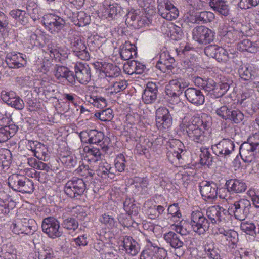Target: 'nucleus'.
Here are the masks:
<instances>
[{
    "mask_svg": "<svg viewBox=\"0 0 259 259\" xmlns=\"http://www.w3.org/2000/svg\"><path fill=\"white\" fill-rule=\"evenodd\" d=\"M205 252L207 256L211 259H220V255L218 249L214 247L210 248L206 247L205 248Z\"/></svg>",
    "mask_w": 259,
    "mask_h": 259,
    "instance_id": "obj_64",
    "label": "nucleus"
},
{
    "mask_svg": "<svg viewBox=\"0 0 259 259\" xmlns=\"http://www.w3.org/2000/svg\"><path fill=\"white\" fill-rule=\"evenodd\" d=\"M86 189L83 179L74 177L68 180L65 185V193L71 198H77L82 195Z\"/></svg>",
    "mask_w": 259,
    "mask_h": 259,
    "instance_id": "obj_3",
    "label": "nucleus"
},
{
    "mask_svg": "<svg viewBox=\"0 0 259 259\" xmlns=\"http://www.w3.org/2000/svg\"><path fill=\"white\" fill-rule=\"evenodd\" d=\"M126 162V161L123 154H120L117 155L115 160V167L118 172L124 171Z\"/></svg>",
    "mask_w": 259,
    "mask_h": 259,
    "instance_id": "obj_54",
    "label": "nucleus"
},
{
    "mask_svg": "<svg viewBox=\"0 0 259 259\" xmlns=\"http://www.w3.org/2000/svg\"><path fill=\"white\" fill-rule=\"evenodd\" d=\"M161 60L164 62V64H165V67L167 70V72H169L172 70L174 68L173 64L175 63V59L170 57L169 54H167L165 52H163L161 54Z\"/></svg>",
    "mask_w": 259,
    "mask_h": 259,
    "instance_id": "obj_52",
    "label": "nucleus"
},
{
    "mask_svg": "<svg viewBox=\"0 0 259 259\" xmlns=\"http://www.w3.org/2000/svg\"><path fill=\"white\" fill-rule=\"evenodd\" d=\"M238 49L250 53H256L259 51V46L255 41H251L248 38H243L238 44Z\"/></svg>",
    "mask_w": 259,
    "mask_h": 259,
    "instance_id": "obj_30",
    "label": "nucleus"
},
{
    "mask_svg": "<svg viewBox=\"0 0 259 259\" xmlns=\"http://www.w3.org/2000/svg\"><path fill=\"white\" fill-rule=\"evenodd\" d=\"M42 231L52 239L59 238L63 235L59 221L53 217L45 218L41 224Z\"/></svg>",
    "mask_w": 259,
    "mask_h": 259,
    "instance_id": "obj_7",
    "label": "nucleus"
},
{
    "mask_svg": "<svg viewBox=\"0 0 259 259\" xmlns=\"http://www.w3.org/2000/svg\"><path fill=\"white\" fill-rule=\"evenodd\" d=\"M209 6L219 14L227 16L229 14V6L225 0H209Z\"/></svg>",
    "mask_w": 259,
    "mask_h": 259,
    "instance_id": "obj_31",
    "label": "nucleus"
},
{
    "mask_svg": "<svg viewBox=\"0 0 259 259\" xmlns=\"http://www.w3.org/2000/svg\"><path fill=\"white\" fill-rule=\"evenodd\" d=\"M200 163L202 165H210L212 162V158L208 149L202 147L200 149Z\"/></svg>",
    "mask_w": 259,
    "mask_h": 259,
    "instance_id": "obj_46",
    "label": "nucleus"
},
{
    "mask_svg": "<svg viewBox=\"0 0 259 259\" xmlns=\"http://www.w3.org/2000/svg\"><path fill=\"white\" fill-rule=\"evenodd\" d=\"M190 224L193 230L199 235L204 234L210 227L209 220L203 212L199 210L193 211L192 212Z\"/></svg>",
    "mask_w": 259,
    "mask_h": 259,
    "instance_id": "obj_4",
    "label": "nucleus"
},
{
    "mask_svg": "<svg viewBox=\"0 0 259 259\" xmlns=\"http://www.w3.org/2000/svg\"><path fill=\"white\" fill-rule=\"evenodd\" d=\"M99 222L108 229H112L115 226V219L109 215L108 213H105L101 215L99 218Z\"/></svg>",
    "mask_w": 259,
    "mask_h": 259,
    "instance_id": "obj_45",
    "label": "nucleus"
},
{
    "mask_svg": "<svg viewBox=\"0 0 259 259\" xmlns=\"http://www.w3.org/2000/svg\"><path fill=\"white\" fill-rule=\"evenodd\" d=\"M127 83L125 80H119L114 81L111 85L109 90H111V94L119 93L124 90L127 87Z\"/></svg>",
    "mask_w": 259,
    "mask_h": 259,
    "instance_id": "obj_47",
    "label": "nucleus"
},
{
    "mask_svg": "<svg viewBox=\"0 0 259 259\" xmlns=\"http://www.w3.org/2000/svg\"><path fill=\"white\" fill-rule=\"evenodd\" d=\"M238 72L239 77L243 80L249 81L256 79V71L249 64L240 66Z\"/></svg>",
    "mask_w": 259,
    "mask_h": 259,
    "instance_id": "obj_27",
    "label": "nucleus"
},
{
    "mask_svg": "<svg viewBox=\"0 0 259 259\" xmlns=\"http://www.w3.org/2000/svg\"><path fill=\"white\" fill-rule=\"evenodd\" d=\"M10 15L17 22L23 25H25L29 22V17L24 10L20 9L13 10L10 12Z\"/></svg>",
    "mask_w": 259,
    "mask_h": 259,
    "instance_id": "obj_35",
    "label": "nucleus"
},
{
    "mask_svg": "<svg viewBox=\"0 0 259 259\" xmlns=\"http://www.w3.org/2000/svg\"><path fill=\"white\" fill-rule=\"evenodd\" d=\"M59 159L61 163L67 168L71 169L77 165L76 157L73 154L65 153L60 155Z\"/></svg>",
    "mask_w": 259,
    "mask_h": 259,
    "instance_id": "obj_36",
    "label": "nucleus"
},
{
    "mask_svg": "<svg viewBox=\"0 0 259 259\" xmlns=\"http://www.w3.org/2000/svg\"><path fill=\"white\" fill-rule=\"evenodd\" d=\"M171 30V38L175 40H180L182 38L184 33L182 29L176 25H172Z\"/></svg>",
    "mask_w": 259,
    "mask_h": 259,
    "instance_id": "obj_61",
    "label": "nucleus"
},
{
    "mask_svg": "<svg viewBox=\"0 0 259 259\" xmlns=\"http://www.w3.org/2000/svg\"><path fill=\"white\" fill-rule=\"evenodd\" d=\"M214 32L204 26H199L192 30L193 39L200 44H207L213 41Z\"/></svg>",
    "mask_w": 259,
    "mask_h": 259,
    "instance_id": "obj_11",
    "label": "nucleus"
},
{
    "mask_svg": "<svg viewBox=\"0 0 259 259\" xmlns=\"http://www.w3.org/2000/svg\"><path fill=\"white\" fill-rule=\"evenodd\" d=\"M232 107L224 105L215 110V113L220 117L226 120H228L230 112Z\"/></svg>",
    "mask_w": 259,
    "mask_h": 259,
    "instance_id": "obj_60",
    "label": "nucleus"
},
{
    "mask_svg": "<svg viewBox=\"0 0 259 259\" xmlns=\"http://www.w3.org/2000/svg\"><path fill=\"white\" fill-rule=\"evenodd\" d=\"M0 257L2 259H16V250L11 243L4 244L0 251Z\"/></svg>",
    "mask_w": 259,
    "mask_h": 259,
    "instance_id": "obj_34",
    "label": "nucleus"
},
{
    "mask_svg": "<svg viewBox=\"0 0 259 259\" xmlns=\"http://www.w3.org/2000/svg\"><path fill=\"white\" fill-rule=\"evenodd\" d=\"M210 117L204 114L187 123L185 130L189 139L196 143L204 144L208 140L206 131L210 126Z\"/></svg>",
    "mask_w": 259,
    "mask_h": 259,
    "instance_id": "obj_1",
    "label": "nucleus"
},
{
    "mask_svg": "<svg viewBox=\"0 0 259 259\" xmlns=\"http://www.w3.org/2000/svg\"><path fill=\"white\" fill-rule=\"evenodd\" d=\"M35 221L33 219H24L13 223L12 231L16 234H30L32 231H35Z\"/></svg>",
    "mask_w": 259,
    "mask_h": 259,
    "instance_id": "obj_18",
    "label": "nucleus"
},
{
    "mask_svg": "<svg viewBox=\"0 0 259 259\" xmlns=\"http://www.w3.org/2000/svg\"><path fill=\"white\" fill-rule=\"evenodd\" d=\"M214 58L218 62H227L229 59V55L225 49L222 47H219Z\"/></svg>",
    "mask_w": 259,
    "mask_h": 259,
    "instance_id": "obj_58",
    "label": "nucleus"
},
{
    "mask_svg": "<svg viewBox=\"0 0 259 259\" xmlns=\"http://www.w3.org/2000/svg\"><path fill=\"white\" fill-rule=\"evenodd\" d=\"M1 98L8 105L18 110H22L24 107V103L19 96H16L13 92L2 91Z\"/></svg>",
    "mask_w": 259,
    "mask_h": 259,
    "instance_id": "obj_22",
    "label": "nucleus"
},
{
    "mask_svg": "<svg viewBox=\"0 0 259 259\" xmlns=\"http://www.w3.org/2000/svg\"><path fill=\"white\" fill-rule=\"evenodd\" d=\"M168 146L170 148L169 151V156L172 154L178 160L182 159V156L185 154V146L183 143L179 140H172L169 142Z\"/></svg>",
    "mask_w": 259,
    "mask_h": 259,
    "instance_id": "obj_28",
    "label": "nucleus"
},
{
    "mask_svg": "<svg viewBox=\"0 0 259 259\" xmlns=\"http://www.w3.org/2000/svg\"><path fill=\"white\" fill-rule=\"evenodd\" d=\"M137 48L134 44L126 42L121 49L120 55L124 60H128L137 55Z\"/></svg>",
    "mask_w": 259,
    "mask_h": 259,
    "instance_id": "obj_32",
    "label": "nucleus"
},
{
    "mask_svg": "<svg viewBox=\"0 0 259 259\" xmlns=\"http://www.w3.org/2000/svg\"><path fill=\"white\" fill-rule=\"evenodd\" d=\"M90 16L87 15L83 11H80L76 14L74 17L73 22L75 25L79 27H82L89 24L90 23Z\"/></svg>",
    "mask_w": 259,
    "mask_h": 259,
    "instance_id": "obj_40",
    "label": "nucleus"
},
{
    "mask_svg": "<svg viewBox=\"0 0 259 259\" xmlns=\"http://www.w3.org/2000/svg\"><path fill=\"white\" fill-rule=\"evenodd\" d=\"M86 99L89 102L99 108H103L107 105L106 99L101 96H95L94 94H92L87 96Z\"/></svg>",
    "mask_w": 259,
    "mask_h": 259,
    "instance_id": "obj_42",
    "label": "nucleus"
},
{
    "mask_svg": "<svg viewBox=\"0 0 259 259\" xmlns=\"http://www.w3.org/2000/svg\"><path fill=\"white\" fill-rule=\"evenodd\" d=\"M9 186L14 191L22 193H32L34 190L32 180L24 176L13 174L8 179Z\"/></svg>",
    "mask_w": 259,
    "mask_h": 259,
    "instance_id": "obj_2",
    "label": "nucleus"
},
{
    "mask_svg": "<svg viewBox=\"0 0 259 259\" xmlns=\"http://www.w3.org/2000/svg\"><path fill=\"white\" fill-rule=\"evenodd\" d=\"M39 259H55L53 250L48 247L38 252Z\"/></svg>",
    "mask_w": 259,
    "mask_h": 259,
    "instance_id": "obj_62",
    "label": "nucleus"
},
{
    "mask_svg": "<svg viewBox=\"0 0 259 259\" xmlns=\"http://www.w3.org/2000/svg\"><path fill=\"white\" fill-rule=\"evenodd\" d=\"M121 7L117 5H109L106 8L105 13L107 14L109 17L115 18L120 13Z\"/></svg>",
    "mask_w": 259,
    "mask_h": 259,
    "instance_id": "obj_57",
    "label": "nucleus"
},
{
    "mask_svg": "<svg viewBox=\"0 0 259 259\" xmlns=\"http://www.w3.org/2000/svg\"><path fill=\"white\" fill-rule=\"evenodd\" d=\"M50 52V56L53 58L55 60L61 61V60H65L68 58V54L66 53H61L56 48H53L52 47H48Z\"/></svg>",
    "mask_w": 259,
    "mask_h": 259,
    "instance_id": "obj_50",
    "label": "nucleus"
},
{
    "mask_svg": "<svg viewBox=\"0 0 259 259\" xmlns=\"http://www.w3.org/2000/svg\"><path fill=\"white\" fill-rule=\"evenodd\" d=\"M12 161V154L7 149H0V170H8Z\"/></svg>",
    "mask_w": 259,
    "mask_h": 259,
    "instance_id": "obj_33",
    "label": "nucleus"
},
{
    "mask_svg": "<svg viewBox=\"0 0 259 259\" xmlns=\"http://www.w3.org/2000/svg\"><path fill=\"white\" fill-rule=\"evenodd\" d=\"M61 225L64 228L72 231H75L78 227V221L73 217L64 219Z\"/></svg>",
    "mask_w": 259,
    "mask_h": 259,
    "instance_id": "obj_48",
    "label": "nucleus"
},
{
    "mask_svg": "<svg viewBox=\"0 0 259 259\" xmlns=\"http://www.w3.org/2000/svg\"><path fill=\"white\" fill-rule=\"evenodd\" d=\"M185 96L188 101L195 105H202L205 101L204 96L201 91L194 88H189L185 91Z\"/></svg>",
    "mask_w": 259,
    "mask_h": 259,
    "instance_id": "obj_25",
    "label": "nucleus"
},
{
    "mask_svg": "<svg viewBox=\"0 0 259 259\" xmlns=\"http://www.w3.org/2000/svg\"><path fill=\"white\" fill-rule=\"evenodd\" d=\"M252 29L247 25H242L239 29L230 27L226 31L223 32V39L227 43H232L234 41L248 37L252 35Z\"/></svg>",
    "mask_w": 259,
    "mask_h": 259,
    "instance_id": "obj_5",
    "label": "nucleus"
},
{
    "mask_svg": "<svg viewBox=\"0 0 259 259\" xmlns=\"http://www.w3.org/2000/svg\"><path fill=\"white\" fill-rule=\"evenodd\" d=\"M118 220L120 224L124 227H128L132 225L131 215L127 212L121 213L118 217Z\"/></svg>",
    "mask_w": 259,
    "mask_h": 259,
    "instance_id": "obj_63",
    "label": "nucleus"
},
{
    "mask_svg": "<svg viewBox=\"0 0 259 259\" xmlns=\"http://www.w3.org/2000/svg\"><path fill=\"white\" fill-rule=\"evenodd\" d=\"M74 68L75 80L81 84H87L91 80V68L88 64L77 62Z\"/></svg>",
    "mask_w": 259,
    "mask_h": 259,
    "instance_id": "obj_17",
    "label": "nucleus"
},
{
    "mask_svg": "<svg viewBox=\"0 0 259 259\" xmlns=\"http://www.w3.org/2000/svg\"><path fill=\"white\" fill-rule=\"evenodd\" d=\"M27 161L28 164L35 169L44 170L47 172L52 170L48 164L38 161L34 158H28Z\"/></svg>",
    "mask_w": 259,
    "mask_h": 259,
    "instance_id": "obj_44",
    "label": "nucleus"
},
{
    "mask_svg": "<svg viewBox=\"0 0 259 259\" xmlns=\"http://www.w3.org/2000/svg\"><path fill=\"white\" fill-rule=\"evenodd\" d=\"M224 236L223 237H219L221 244L224 246H228L234 248L238 240V234L235 231L231 234Z\"/></svg>",
    "mask_w": 259,
    "mask_h": 259,
    "instance_id": "obj_39",
    "label": "nucleus"
},
{
    "mask_svg": "<svg viewBox=\"0 0 259 259\" xmlns=\"http://www.w3.org/2000/svg\"><path fill=\"white\" fill-rule=\"evenodd\" d=\"M172 122V118L168 109L160 107L156 111V124L158 129H168Z\"/></svg>",
    "mask_w": 259,
    "mask_h": 259,
    "instance_id": "obj_13",
    "label": "nucleus"
},
{
    "mask_svg": "<svg viewBox=\"0 0 259 259\" xmlns=\"http://www.w3.org/2000/svg\"><path fill=\"white\" fill-rule=\"evenodd\" d=\"M151 246L148 248L149 251L152 252L154 259H165L167 256V251L162 247L154 246L152 242L150 243Z\"/></svg>",
    "mask_w": 259,
    "mask_h": 259,
    "instance_id": "obj_43",
    "label": "nucleus"
},
{
    "mask_svg": "<svg viewBox=\"0 0 259 259\" xmlns=\"http://www.w3.org/2000/svg\"><path fill=\"white\" fill-rule=\"evenodd\" d=\"M259 5V0H240L238 7L241 9H250Z\"/></svg>",
    "mask_w": 259,
    "mask_h": 259,
    "instance_id": "obj_51",
    "label": "nucleus"
},
{
    "mask_svg": "<svg viewBox=\"0 0 259 259\" xmlns=\"http://www.w3.org/2000/svg\"><path fill=\"white\" fill-rule=\"evenodd\" d=\"M163 238L175 249L174 253L177 256L180 257L184 254L185 249L183 237L172 231H169L164 234Z\"/></svg>",
    "mask_w": 259,
    "mask_h": 259,
    "instance_id": "obj_10",
    "label": "nucleus"
},
{
    "mask_svg": "<svg viewBox=\"0 0 259 259\" xmlns=\"http://www.w3.org/2000/svg\"><path fill=\"white\" fill-rule=\"evenodd\" d=\"M244 118V114L238 109L232 107L228 120L233 123L239 124Z\"/></svg>",
    "mask_w": 259,
    "mask_h": 259,
    "instance_id": "obj_41",
    "label": "nucleus"
},
{
    "mask_svg": "<svg viewBox=\"0 0 259 259\" xmlns=\"http://www.w3.org/2000/svg\"><path fill=\"white\" fill-rule=\"evenodd\" d=\"M140 16L138 14V12L136 10L130 11L126 14L125 23L130 26H136V22Z\"/></svg>",
    "mask_w": 259,
    "mask_h": 259,
    "instance_id": "obj_53",
    "label": "nucleus"
},
{
    "mask_svg": "<svg viewBox=\"0 0 259 259\" xmlns=\"http://www.w3.org/2000/svg\"><path fill=\"white\" fill-rule=\"evenodd\" d=\"M234 148V142L228 138H224L218 143L211 146L212 150L216 156L226 159L232 155Z\"/></svg>",
    "mask_w": 259,
    "mask_h": 259,
    "instance_id": "obj_6",
    "label": "nucleus"
},
{
    "mask_svg": "<svg viewBox=\"0 0 259 259\" xmlns=\"http://www.w3.org/2000/svg\"><path fill=\"white\" fill-rule=\"evenodd\" d=\"M158 13L164 19L172 20L178 18V9L169 0H157Z\"/></svg>",
    "mask_w": 259,
    "mask_h": 259,
    "instance_id": "obj_9",
    "label": "nucleus"
},
{
    "mask_svg": "<svg viewBox=\"0 0 259 259\" xmlns=\"http://www.w3.org/2000/svg\"><path fill=\"white\" fill-rule=\"evenodd\" d=\"M229 214V210L219 205L211 206L206 210V215L212 224L225 222Z\"/></svg>",
    "mask_w": 259,
    "mask_h": 259,
    "instance_id": "obj_16",
    "label": "nucleus"
},
{
    "mask_svg": "<svg viewBox=\"0 0 259 259\" xmlns=\"http://www.w3.org/2000/svg\"><path fill=\"white\" fill-rule=\"evenodd\" d=\"M6 62L11 68H19L24 66L26 64V61L22 56V54L15 52L7 54Z\"/></svg>",
    "mask_w": 259,
    "mask_h": 259,
    "instance_id": "obj_26",
    "label": "nucleus"
},
{
    "mask_svg": "<svg viewBox=\"0 0 259 259\" xmlns=\"http://www.w3.org/2000/svg\"><path fill=\"white\" fill-rule=\"evenodd\" d=\"M79 136L82 142L90 144H99L105 137L103 132L97 130L82 131Z\"/></svg>",
    "mask_w": 259,
    "mask_h": 259,
    "instance_id": "obj_20",
    "label": "nucleus"
},
{
    "mask_svg": "<svg viewBox=\"0 0 259 259\" xmlns=\"http://www.w3.org/2000/svg\"><path fill=\"white\" fill-rule=\"evenodd\" d=\"M158 85L156 83L148 82L142 93V99L145 104H151L155 102L157 98Z\"/></svg>",
    "mask_w": 259,
    "mask_h": 259,
    "instance_id": "obj_24",
    "label": "nucleus"
},
{
    "mask_svg": "<svg viewBox=\"0 0 259 259\" xmlns=\"http://www.w3.org/2000/svg\"><path fill=\"white\" fill-rule=\"evenodd\" d=\"M224 186L227 192L230 194L244 193L247 188V184L243 180L236 178L226 180Z\"/></svg>",
    "mask_w": 259,
    "mask_h": 259,
    "instance_id": "obj_21",
    "label": "nucleus"
},
{
    "mask_svg": "<svg viewBox=\"0 0 259 259\" xmlns=\"http://www.w3.org/2000/svg\"><path fill=\"white\" fill-rule=\"evenodd\" d=\"M54 75L59 82L66 81L69 84H75V77L73 72L67 67L56 64L54 67Z\"/></svg>",
    "mask_w": 259,
    "mask_h": 259,
    "instance_id": "obj_15",
    "label": "nucleus"
},
{
    "mask_svg": "<svg viewBox=\"0 0 259 259\" xmlns=\"http://www.w3.org/2000/svg\"><path fill=\"white\" fill-rule=\"evenodd\" d=\"M122 244L127 254L135 256L138 253L140 250L139 244L132 237L126 236L124 238Z\"/></svg>",
    "mask_w": 259,
    "mask_h": 259,
    "instance_id": "obj_29",
    "label": "nucleus"
},
{
    "mask_svg": "<svg viewBox=\"0 0 259 259\" xmlns=\"http://www.w3.org/2000/svg\"><path fill=\"white\" fill-rule=\"evenodd\" d=\"M194 17V23L203 22L206 23L212 21L214 19V15L212 12L209 11H202L196 13Z\"/></svg>",
    "mask_w": 259,
    "mask_h": 259,
    "instance_id": "obj_38",
    "label": "nucleus"
},
{
    "mask_svg": "<svg viewBox=\"0 0 259 259\" xmlns=\"http://www.w3.org/2000/svg\"><path fill=\"white\" fill-rule=\"evenodd\" d=\"M240 229L243 232L250 235H253L256 233V227L252 223L242 222L240 225Z\"/></svg>",
    "mask_w": 259,
    "mask_h": 259,
    "instance_id": "obj_55",
    "label": "nucleus"
},
{
    "mask_svg": "<svg viewBox=\"0 0 259 259\" xmlns=\"http://www.w3.org/2000/svg\"><path fill=\"white\" fill-rule=\"evenodd\" d=\"M33 155L38 159L46 161L49 157L48 150L47 146L42 143L36 148Z\"/></svg>",
    "mask_w": 259,
    "mask_h": 259,
    "instance_id": "obj_49",
    "label": "nucleus"
},
{
    "mask_svg": "<svg viewBox=\"0 0 259 259\" xmlns=\"http://www.w3.org/2000/svg\"><path fill=\"white\" fill-rule=\"evenodd\" d=\"M199 188L200 194L204 200L212 201L217 199L218 188L214 182L202 181L199 184Z\"/></svg>",
    "mask_w": 259,
    "mask_h": 259,
    "instance_id": "obj_14",
    "label": "nucleus"
},
{
    "mask_svg": "<svg viewBox=\"0 0 259 259\" xmlns=\"http://www.w3.org/2000/svg\"><path fill=\"white\" fill-rule=\"evenodd\" d=\"M44 25L51 33H58L65 26V21L61 17L55 14H48L43 17Z\"/></svg>",
    "mask_w": 259,
    "mask_h": 259,
    "instance_id": "obj_12",
    "label": "nucleus"
},
{
    "mask_svg": "<svg viewBox=\"0 0 259 259\" xmlns=\"http://www.w3.org/2000/svg\"><path fill=\"white\" fill-rule=\"evenodd\" d=\"M251 203L246 199H241L230 205L228 210L233 213L235 218L242 221L245 219L249 213Z\"/></svg>",
    "mask_w": 259,
    "mask_h": 259,
    "instance_id": "obj_8",
    "label": "nucleus"
},
{
    "mask_svg": "<svg viewBox=\"0 0 259 259\" xmlns=\"http://www.w3.org/2000/svg\"><path fill=\"white\" fill-rule=\"evenodd\" d=\"M87 154H88V156L93 157L91 158V159L93 161L96 162L101 159L102 153L99 148L92 147L88 148Z\"/></svg>",
    "mask_w": 259,
    "mask_h": 259,
    "instance_id": "obj_59",
    "label": "nucleus"
},
{
    "mask_svg": "<svg viewBox=\"0 0 259 259\" xmlns=\"http://www.w3.org/2000/svg\"><path fill=\"white\" fill-rule=\"evenodd\" d=\"M188 84L182 78L171 80L166 88V94L170 97H178L182 93L185 88Z\"/></svg>",
    "mask_w": 259,
    "mask_h": 259,
    "instance_id": "obj_23",
    "label": "nucleus"
},
{
    "mask_svg": "<svg viewBox=\"0 0 259 259\" xmlns=\"http://www.w3.org/2000/svg\"><path fill=\"white\" fill-rule=\"evenodd\" d=\"M120 74V68L116 65L111 63H105L103 71V77L114 78Z\"/></svg>",
    "mask_w": 259,
    "mask_h": 259,
    "instance_id": "obj_37",
    "label": "nucleus"
},
{
    "mask_svg": "<svg viewBox=\"0 0 259 259\" xmlns=\"http://www.w3.org/2000/svg\"><path fill=\"white\" fill-rule=\"evenodd\" d=\"M259 152V149L247 141L242 143L239 147V154L242 160L246 162H251Z\"/></svg>",
    "mask_w": 259,
    "mask_h": 259,
    "instance_id": "obj_19",
    "label": "nucleus"
},
{
    "mask_svg": "<svg viewBox=\"0 0 259 259\" xmlns=\"http://www.w3.org/2000/svg\"><path fill=\"white\" fill-rule=\"evenodd\" d=\"M26 10L28 16H30L34 21L39 19L38 9L35 4H33V6L27 5Z\"/></svg>",
    "mask_w": 259,
    "mask_h": 259,
    "instance_id": "obj_56",
    "label": "nucleus"
}]
</instances>
